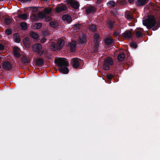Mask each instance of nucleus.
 Instances as JSON below:
<instances>
[{"label": "nucleus", "mask_w": 160, "mask_h": 160, "mask_svg": "<svg viewBox=\"0 0 160 160\" xmlns=\"http://www.w3.org/2000/svg\"><path fill=\"white\" fill-rule=\"evenodd\" d=\"M55 62L58 67V69L60 72L65 74L68 73L69 70L67 67L68 65V64L64 59L61 58H57L55 59Z\"/></svg>", "instance_id": "f257e3e1"}, {"label": "nucleus", "mask_w": 160, "mask_h": 160, "mask_svg": "<svg viewBox=\"0 0 160 160\" xmlns=\"http://www.w3.org/2000/svg\"><path fill=\"white\" fill-rule=\"evenodd\" d=\"M143 24L148 28L152 27L156 24L154 18L152 16H150L147 19L143 21Z\"/></svg>", "instance_id": "f03ea898"}, {"label": "nucleus", "mask_w": 160, "mask_h": 160, "mask_svg": "<svg viewBox=\"0 0 160 160\" xmlns=\"http://www.w3.org/2000/svg\"><path fill=\"white\" fill-rule=\"evenodd\" d=\"M64 44V41L63 39H59L58 40L57 43L52 42L51 44V48L53 50L57 49H61Z\"/></svg>", "instance_id": "7ed1b4c3"}, {"label": "nucleus", "mask_w": 160, "mask_h": 160, "mask_svg": "<svg viewBox=\"0 0 160 160\" xmlns=\"http://www.w3.org/2000/svg\"><path fill=\"white\" fill-rule=\"evenodd\" d=\"M113 63L112 59L110 57L107 58L105 60L103 65V69L106 70L109 69V67L113 65Z\"/></svg>", "instance_id": "20e7f679"}, {"label": "nucleus", "mask_w": 160, "mask_h": 160, "mask_svg": "<svg viewBox=\"0 0 160 160\" xmlns=\"http://www.w3.org/2000/svg\"><path fill=\"white\" fill-rule=\"evenodd\" d=\"M45 17V14L43 12H40L38 14H33L31 18L33 21L38 20V19L43 18Z\"/></svg>", "instance_id": "39448f33"}, {"label": "nucleus", "mask_w": 160, "mask_h": 160, "mask_svg": "<svg viewBox=\"0 0 160 160\" xmlns=\"http://www.w3.org/2000/svg\"><path fill=\"white\" fill-rule=\"evenodd\" d=\"M67 2L75 9H77L79 7L78 2L75 0H68Z\"/></svg>", "instance_id": "423d86ee"}, {"label": "nucleus", "mask_w": 160, "mask_h": 160, "mask_svg": "<svg viewBox=\"0 0 160 160\" xmlns=\"http://www.w3.org/2000/svg\"><path fill=\"white\" fill-rule=\"evenodd\" d=\"M2 67L3 68L6 70H10L12 68L11 64L9 62H3Z\"/></svg>", "instance_id": "0eeeda50"}, {"label": "nucleus", "mask_w": 160, "mask_h": 160, "mask_svg": "<svg viewBox=\"0 0 160 160\" xmlns=\"http://www.w3.org/2000/svg\"><path fill=\"white\" fill-rule=\"evenodd\" d=\"M20 50L17 47H15L13 49V53L14 56L17 58H19L20 56Z\"/></svg>", "instance_id": "6e6552de"}, {"label": "nucleus", "mask_w": 160, "mask_h": 160, "mask_svg": "<svg viewBox=\"0 0 160 160\" xmlns=\"http://www.w3.org/2000/svg\"><path fill=\"white\" fill-rule=\"evenodd\" d=\"M78 42L79 43L82 44H84L86 43V37L84 34H81L80 35L78 39Z\"/></svg>", "instance_id": "1a4fd4ad"}, {"label": "nucleus", "mask_w": 160, "mask_h": 160, "mask_svg": "<svg viewBox=\"0 0 160 160\" xmlns=\"http://www.w3.org/2000/svg\"><path fill=\"white\" fill-rule=\"evenodd\" d=\"M62 19L63 20L66 21L70 23L72 21L71 17L68 14L63 15Z\"/></svg>", "instance_id": "9d476101"}, {"label": "nucleus", "mask_w": 160, "mask_h": 160, "mask_svg": "<svg viewBox=\"0 0 160 160\" xmlns=\"http://www.w3.org/2000/svg\"><path fill=\"white\" fill-rule=\"evenodd\" d=\"M23 43L25 47L28 48L30 47V42L29 38H25L23 40Z\"/></svg>", "instance_id": "9b49d317"}, {"label": "nucleus", "mask_w": 160, "mask_h": 160, "mask_svg": "<svg viewBox=\"0 0 160 160\" xmlns=\"http://www.w3.org/2000/svg\"><path fill=\"white\" fill-rule=\"evenodd\" d=\"M66 7L65 5H62L56 8V12H59L65 10Z\"/></svg>", "instance_id": "f8f14e48"}, {"label": "nucleus", "mask_w": 160, "mask_h": 160, "mask_svg": "<svg viewBox=\"0 0 160 160\" xmlns=\"http://www.w3.org/2000/svg\"><path fill=\"white\" fill-rule=\"evenodd\" d=\"M122 34V36L125 38H129L132 36V33L128 31H125Z\"/></svg>", "instance_id": "ddd939ff"}, {"label": "nucleus", "mask_w": 160, "mask_h": 160, "mask_svg": "<svg viewBox=\"0 0 160 160\" xmlns=\"http://www.w3.org/2000/svg\"><path fill=\"white\" fill-rule=\"evenodd\" d=\"M148 1V0H138L137 4L139 6H142L147 3Z\"/></svg>", "instance_id": "4468645a"}, {"label": "nucleus", "mask_w": 160, "mask_h": 160, "mask_svg": "<svg viewBox=\"0 0 160 160\" xmlns=\"http://www.w3.org/2000/svg\"><path fill=\"white\" fill-rule=\"evenodd\" d=\"M79 60L76 58H74L73 59V66L74 68H78L79 66Z\"/></svg>", "instance_id": "2eb2a0df"}, {"label": "nucleus", "mask_w": 160, "mask_h": 160, "mask_svg": "<svg viewBox=\"0 0 160 160\" xmlns=\"http://www.w3.org/2000/svg\"><path fill=\"white\" fill-rule=\"evenodd\" d=\"M76 42L75 41H73L70 43V50L72 52L74 51L76 49Z\"/></svg>", "instance_id": "dca6fc26"}, {"label": "nucleus", "mask_w": 160, "mask_h": 160, "mask_svg": "<svg viewBox=\"0 0 160 160\" xmlns=\"http://www.w3.org/2000/svg\"><path fill=\"white\" fill-rule=\"evenodd\" d=\"M42 48L41 45L39 44H36L34 45L32 47V49L33 51L36 52L38 51Z\"/></svg>", "instance_id": "f3484780"}, {"label": "nucleus", "mask_w": 160, "mask_h": 160, "mask_svg": "<svg viewBox=\"0 0 160 160\" xmlns=\"http://www.w3.org/2000/svg\"><path fill=\"white\" fill-rule=\"evenodd\" d=\"M143 31V29L142 28L137 29L136 30V34L137 37L139 38L142 36V32Z\"/></svg>", "instance_id": "a211bd4d"}, {"label": "nucleus", "mask_w": 160, "mask_h": 160, "mask_svg": "<svg viewBox=\"0 0 160 160\" xmlns=\"http://www.w3.org/2000/svg\"><path fill=\"white\" fill-rule=\"evenodd\" d=\"M44 12L45 13H43L45 14V17L47 15L49 14L52 13V10L51 8L47 7L44 9Z\"/></svg>", "instance_id": "6ab92c4d"}, {"label": "nucleus", "mask_w": 160, "mask_h": 160, "mask_svg": "<svg viewBox=\"0 0 160 160\" xmlns=\"http://www.w3.org/2000/svg\"><path fill=\"white\" fill-rule=\"evenodd\" d=\"M13 38L15 41L16 42H19L20 41V36L17 33L14 34Z\"/></svg>", "instance_id": "aec40b11"}, {"label": "nucleus", "mask_w": 160, "mask_h": 160, "mask_svg": "<svg viewBox=\"0 0 160 160\" xmlns=\"http://www.w3.org/2000/svg\"><path fill=\"white\" fill-rule=\"evenodd\" d=\"M95 11V8L92 6H90L86 9V12L87 14H89L92 12H94Z\"/></svg>", "instance_id": "412c9836"}, {"label": "nucleus", "mask_w": 160, "mask_h": 160, "mask_svg": "<svg viewBox=\"0 0 160 160\" xmlns=\"http://www.w3.org/2000/svg\"><path fill=\"white\" fill-rule=\"evenodd\" d=\"M28 15L26 13H24L22 14H19L18 15L17 17L19 18H21L23 20H25L26 19Z\"/></svg>", "instance_id": "4be33fe9"}, {"label": "nucleus", "mask_w": 160, "mask_h": 160, "mask_svg": "<svg viewBox=\"0 0 160 160\" xmlns=\"http://www.w3.org/2000/svg\"><path fill=\"white\" fill-rule=\"evenodd\" d=\"M88 30L91 32H93L96 30L95 26L94 25L90 24L88 26Z\"/></svg>", "instance_id": "5701e85b"}, {"label": "nucleus", "mask_w": 160, "mask_h": 160, "mask_svg": "<svg viewBox=\"0 0 160 160\" xmlns=\"http://www.w3.org/2000/svg\"><path fill=\"white\" fill-rule=\"evenodd\" d=\"M20 25L22 30L26 29L28 28V26L26 22H21Z\"/></svg>", "instance_id": "b1692460"}, {"label": "nucleus", "mask_w": 160, "mask_h": 160, "mask_svg": "<svg viewBox=\"0 0 160 160\" xmlns=\"http://www.w3.org/2000/svg\"><path fill=\"white\" fill-rule=\"evenodd\" d=\"M49 25L51 27L55 28L58 26V24L56 21H53L49 23Z\"/></svg>", "instance_id": "393cba45"}, {"label": "nucleus", "mask_w": 160, "mask_h": 160, "mask_svg": "<svg viewBox=\"0 0 160 160\" xmlns=\"http://www.w3.org/2000/svg\"><path fill=\"white\" fill-rule=\"evenodd\" d=\"M30 35L32 38L35 39L38 38L39 37L38 34L33 32H31Z\"/></svg>", "instance_id": "a878e982"}, {"label": "nucleus", "mask_w": 160, "mask_h": 160, "mask_svg": "<svg viewBox=\"0 0 160 160\" xmlns=\"http://www.w3.org/2000/svg\"><path fill=\"white\" fill-rule=\"evenodd\" d=\"M105 42L107 45H109L112 44L113 41L111 38H108L105 40Z\"/></svg>", "instance_id": "bb28decb"}, {"label": "nucleus", "mask_w": 160, "mask_h": 160, "mask_svg": "<svg viewBox=\"0 0 160 160\" xmlns=\"http://www.w3.org/2000/svg\"><path fill=\"white\" fill-rule=\"evenodd\" d=\"M98 45L99 44L98 42H94V45L92 47L93 52H96L98 50Z\"/></svg>", "instance_id": "cd10ccee"}, {"label": "nucleus", "mask_w": 160, "mask_h": 160, "mask_svg": "<svg viewBox=\"0 0 160 160\" xmlns=\"http://www.w3.org/2000/svg\"><path fill=\"white\" fill-rule=\"evenodd\" d=\"M118 60L120 61H122L124 58V55L123 53L120 54L118 57Z\"/></svg>", "instance_id": "c85d7f7f"}, {"label": "nucleus", "mask_w": 160, "mask_h": 160, "mask_svg": "<svg viewBox=\"0 0 160 160\" xmlns=\"http://www.w3.org/2000/svg\"><path fill=\"white\" fill-rule=\"evenodd\" d=\"M43 63V60L41 59H38L36 62V64L37 65H41Z\"/></svg>", "instance_id": "c756f323"}, {"label": "nucleus", "mask_w": 160, "mask_h": 160, "mask_svg": "<svg viewBox=\"0 0 160 160\" xmlns=\"http://www.w3.org/2000/svg\"><path fill=\"white\" fill-rule=\"evenodd\" d=\"M31 11L33 12H37L38 11V7H30Z\"/></svg>", "instance_id": "7c9ffc66"}, {"label": "nucleus", "mask_w": 160, "mask_h": 160, "mask_svg": "<svg viewBox=\"0 0 160 160\" xmlns=\"http://www.w3.org/2000/svg\"><path fill=\"white\" fill-rule=\"evenodd\" d=\"M42 26V24L41 23H38L36 24L34 26L35 28H32L33 29H39Z\"/></svg>", "instance_id": "2f4dec72"}, {"label": "nucleus", "mask_w": 160, "mask_h": 160, "mask_svg": "<svg viewBox=\"0 0 160 160\" xmlns=\"http://www.w3.org/2000/svg\"><path fill=\"white\" fill-rule=\"evenodd\" d=\"M82 27V25L80 24H75L73 27V28L75 30L80 29Z\"/></svg>", "instance_id": "473e14b6"}, {"label": "nucleus", "mask_w": 160, "mask_h": 160, "mask_svg": "<svg viewBox=\"0 0 160 160\" xmlns=\"http://www.w3.org/2000/svg\"><path fill=\"white\" fill-rule=\"evenodd\" d=\"M107 5L108 6L114 7L115 3L113 1H111L108 2Z\"/></svg>", "instance_id": "72a5a7b5"}, {"label": "nucleus", "mask_w": 160, "mask_h": 160, "mask_svg": "<svg viewBox=\"0 0 160 160\" xmlns=\"http://www.w3.org/2000/svg\"><path fill=\"white\" fill-rule=\"evenodd\" d=\"M12 20L9 18H6L5 19V22L6 24H9L11 23Z\"/></svg>", "instance_id": "f704fd0d"}, {"label": "nucleus", "mask_w": 160, "mask_h": 160, "mask_svg": "<svg viewBox=\"0 0 160 160\" xmlns=\"http://www.w3.org/2000/svg\"><path fill=\"white\" fill-rule=\"evenodd\" d=\"M99 35L96 34L94 35V38L96 41H97L99 39Z\"/></svg>", "instance_id": "c9c22d12"}, {"label": "nucleus", "mask_w": 160, "mask_h": 160, "mask_svg": "<svg viewBox=\"0 0 160 160\" xmlns=\"http://www.w3.org/2000/svg\"><path fill=\"white\" fill-rule=\"evenodd\" d=\"M12 33V31L10 29H8L6 31V34L7 35H10Z\"/></svg>", "instance_id": "e433bc0d"}, {"label": "nucleus", "mask_w": 160, "mask_h": 160, "mask_svg": "<svg viewBox=\"0 0 160 160\" xmlns=\"http://www.w3.org/2000/svg\"><path fill=\"white\" fill-rule=\"evenodd\" d=\"M36 52H37L38 55L40 56L42 54L43 51L40 49L38 51H37Z\"/></svg>", "instance_id": "4c0bfd02"}, {"label": "nucleus", "mask_w": 160, "mask_h": 160, "mask_svg": "<svg viewBox=\"0 0 160 160\" xmlns=\"http://www.w3.org/2000/svg\"><path fill=\"white\" fill-rule=\"evenodd\" d=\"M108 25H109L110 28L112 27L113 25V23L112 22H110V21H108Z\"/></svg>", "instance_id": "58836bf2"}, {"label": "nucleus", "mask_w": 160, "mask_h": 160, "mask_svg": "<svg viewBox=\"0 0 160 160\" xmlns=\"http://www.w3.org/2000/svg\"><path fill=\"white\" fill-rule=\"evenodd\" d=\"M121 33V32L120 31L118 32H115L114 33L113 35L115 37H117Z\"/></svg>", "instance_id": "ea45409f"}, {"label": "nucleus", "mask_w": 160, "mask_h": 160, "mask_svg": "<svg viewBox=\"0 0 160 160\" xmlns=\"http://www.w3.org/2000/svg\"><path fill=\"white\" fill-rule=\"evenodd\" d=\"M130 46L131 47L134 48H135L137 47V45L135 43H131L130 44Z\"/></svg>", "instance_id": "a19ab883"}, {"label": "nucleus", "mask_w": 160, "mask_h": 160, "mask_svg": "<svg viewBox=\"0 0 160 160\" xmlns=\"http://www.w3.org/2000/svg\"><path fill=\"white\" fill-rule=\"evenodd\" d=\"M52 19V18L51 17L49 16L46 18L45 21L47 22H48L51 21Z\"/></svg>", "instance_id": "79ce46f5"}, {"label": "nucleus", "mask_w": 160, "mask_h": 160, "mask_svg": "<svg viewBox=\"0 0 160 160\" xmlns=\"http://www.w3.org/2000/svg\"><path fill=\"white\" fill-rule=\"evenodd\" d=\"M106 77L108 79H111L112 78L113 76L112 75L109 74L106 75Z\"/></svg>", "instance_id": "37998d69"}, {"label": "nucleus", "mask_w": 160, "mask_h": 160, "mask_svg": "<svg viewBox=\"0 0 160 160\" xmlns=\"http://www.w3.org/2000/svg\"><path fill=\"white\" fill-rule=\"evenodd\" d=\"M4 46L2 44H0V50H3L4 49Z\"/></svg>", "instance_id": "c03bdc74"}, {"label": "nucleus", "mask_w": 160, "mask_h": 160, "mask_svg": "<svg viewBox=\"0 0 160 160\" xmlns=\"http://www.w3.org/2000/svg\"><path fill=\"white\" fill-rule=\"evenodd\" d=\"M46 39L45 38L43 37L41 39V42L42 43H44L46 42Z\"/></svg>", "instance_id": "a18cd8bd"}, {"label": "nucleus", "mask_w": 160, "mask_h": 160, "mask_svg": "<svg viewBox=\"0 0 160 160\" xmlns=\"http://www.w3.org/2000/svg\"><path fill=\"white\" fill-rule=\"evenodd\" d=\"M127 18L128 19H131L132 18V17L128 14L127 15Z\"/></svg>", "instance_id": "49530a36"}, {"label": "nucleus", "mask_w": 160, "mask_h": 160, "mask_svg": "<svg viewBox=\"0 0 160 160\" xmlns=\"http://www.w3.org/2000/svg\"><path fill=\"white\" fill-rule=\"evenodd\" d=\"M126 0H121L120 3L122 4H124L126 3Z\"/></svg>", "instance_id": "de8ad7c7"}, {"label": "nucleus", "mask_w": 160, "mask_h": 160, "mask_svg": "<svg viewBox=\"0 0 160 160\" xmlns=\"http://www.w3.org/2000/svg\"><path fill=\"white\" fill-rule=\"evenodd\" d=\"M46 30L43 31L42 32V33L44 35H46L48 34V32H47V31Z\"/></svg>", "instance_id": "09e8293b"}, {"label": "nucleus", "mask_w": 160, "mask_h": 160, "mask_svg": "<svg viewBox=\"0 0 160 160\" xmlns=\"http://www.w3.org/2000/svg\"><path fill=\"white\" fill-rule=\"evenodd\" d=\"M134 0H128V2L130 3H132V2Z\"/></svg>", "instance_id": "8fccbe9b"}, {"label": "nucleus", "mask_w": 160, "mask_h": 160, "mask_svg": "<svg viewBox=\"0 0 160 160\" xmlns=\"http://www.w3.org/2000/svg\"><path fill=\"white\" fill-rule=\"evenodd\" d=\"M21 2H25L27 1H28L29 0H20Z\"/></svg>", "instance_id": "3c124183"}, {"label": "nucleus", "mask_w": 160, "mask_h": 160, "mask_svg": "<svg viewBox=\"0 0 160 160\" xmlns=\"http://www.w3.org/2000/svg\"><path fill=\"white\" fill-rule=\"evenodd\" d=\"M98 2H100L101 1H102V0H97Z\"/></svg>", "instance_id": "603ef678"}, {"label": "nucleus", "mask_w": 160, "mask_h": 160, "mask_svg": "<svg viewBox=\"0 0 160 160\" xmlns=\"http://www.w3.org/2000/svg\"><path fill=\"white\" fill-rule=\"evenodd\" d=\"M156 29H153V30H156Z\"/></svg>", "instance_id": "864d4df0"}, {"label": "nucleus", "mask_w": 160, "mask_h": 160, "mask_svg": "<svg viewBox=\"0 0 160 160\" xmlns=\"http://www.w3.org/2000/svg\"><path fill=\"white\" fill-rule=\"evenodd\" d=\"M1 68V66L0 65V68Z\"/></svg>", "instance_id": "5fc2aeb1"}]
</instances>
